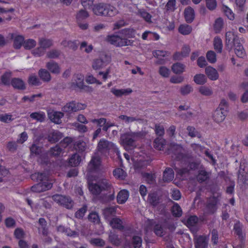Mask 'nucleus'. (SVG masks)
I'll return each mask as SVG.
<instances>
[{"label": "nucleus", "mask_w": 248, "mask_h": 248, "mask_svg": "<svg viewBox=\"0 0 248 248\" xmlns=\"http://www.w3.org/2000/svg\"><path fill=\"white\" fill-rule=\"evenodd\" d=\"M135 30L131 28L124 29L120 31V33L124 37L128 38H134L135 37Z\"/></svg>", "instance_id": "58836bf2"}, {"label": "nucleus", "mask_w": 248, "mask_h": 248, "mask_svg": "<svg viewBox=\"0 0 248 248\" xmlns=\"http://www.w3.org/2000/svg\"><path fill=\"white\" fill-rule=\"evenodd\" d=\"M223 19L219 17L217 18L215 22L214 28L216 33H219L223 28Z\"/></svg>", "instance_id": "864d4df0"}, {"label": "nucleus", "mask_w": 248, "mask_h": 248, "mask_svg": "<svg viewBox=\"0 0 248 248\" xmlns=\"http://www.w3.org/2000/svg\"><path fill=\"white\" fill-rule=\"evenodd\" d=\"M113 175L121 179H124L125 177V173L124 171L121 168L115 169L113 171Z\"/></svg>", "instance_id": "bf43d9fd"}, {"label": "nucleus", "mask_w": 248, "mask_h": 248, "mask_svg": "<svg viewBox=\"0 0 248 248\" xmlns=\"http://www.w3.org/2000/svg\"><path fill=\"white\" fill-rule=\"evenodd\" d=\"M46 67L47 69L53 74L58 75L61 73V67L59 64L51 61L46 63Z\"/></svg>", "instance_id": "4468645a"}, {"label": "nucleus", "mask_w": 248, "mask_h": 248, "mask_svg": "<svg viewBox=\"0 0 248 248\" xmlns=\"http://www.w3.org/2000/svg\"><path fill=\"white\" fill-rule=\"evenodd\" d=\"M31 179L37 182H49L47 174L44 172H37L32 174L31 176Z\"/></svg>", "instance_id": "a211bd4d"}, {"label": "nucleus", "mask_w": 248, "mask_h": 248, "mask_svg": "<svg viewBox=\"0 0 248 248\" xmlns=\"http://www.w3.org/2000/svg\"><path fill=\"white\" fill-rule=\"evenodd\" d=\"M109 239L110 242L114 245L118 246L121 243V239L118 235L116 234H111L109 235Z\"/></svg>", "instance_id": "052dcab7"}, {"label": "nucleus", "mask_w": 248, "mask_h": 248, "mask_svg": "<svg viewBox=\"0 0 248 248\" xmlns=\"http://www.w3.org/2000/svg\"><path fill=\"white\" fill-rule=\"evenodd\" d=\"M81 160L80 156L77 154H75L70 158L69 163L70 165L78 166Z\"/></svg>", "instance_id": "de8ad7c7"}, {"label": "nucleus", "mask_w": 248, "mask_h": 248, "mask_svg": "<svg viewBox=\"0 0 248 248\" xmlns=\"http://www.w3.org/2000/svg\"><path fill=\"white\" fill-rule=\"evenodd\" d=\"M39 45L45 50L53 45L52 40L44 38H41L39 40Z\"/></svg>", "instance_id": "e433bc0d"}, {"label": "nucleus", "mask_w": 248, "mask_h": 248, "mask_svg": "<svg viewBox=\"0 0 248 248\" xmlns=\"http://www.w3.org/2000/svg\"><path fill=\"white\" fill-rule=\"evenodd\" d=\"M186 130L188 131V135L191 137H197L199 138H201V135L196 130L195 127L191 126L187 127Z\"/></svg>", "instance_id": "5fc2aeb1"}, {"label": "nucleus", "mask_w": 248, "mask_h": 248, "mask_svg": "<svg viewBox=\"0 0 248 248\" xmlns=\"http://www.w3.org/2000/svg\"><path fill=\"white\" fill-rule=\"evenodd\" d=\"M229 108L228 102L224 99L221 100L218 107L217 108L221 111H225L226 113H227Z\"/></svg>", "instance_id": "4d7b16f0"}, {"label": "nucleus", "mask_w": 248, "mask_h": 248, "mask_svg": "<svg viewBox=\"0 0 248 248\" xmlns=\"http://www.w3.org/2000/svg\"><path fill=\"white\" fill-rule=\"evenodd\" d=\"M193 80L197 84L203 85L206 83L207 79L204 75L199 74L194 77Z\"/></svg>", "instance_id": "a19ab883"}, {"label": "nucleus", "mask_w": 248, "mask_h": 248, "mask_svg": "<svg viewBox=\"0 0 248 248\" xmlns=\"http://www.w3.org/2000/svg\"><path fill=\"white\" fill-rule=\"evenodd\" d=\"M183 148L179 145H174L172 146L170 149V152H171L175 156V158L180 160L184 157L182 153Z\"/></svg>", "instance_id": "2eb2a0df"}, {"label": "nucleus", "mask_w": 248, "mask_h": 248, "mask_svg": "<svg viewBox=\"0 0 248 248\" xmlns=\"http://www.w3.org/2000/svg\"><path fill=\"white\" fill-rule=\"evenodd\" d=\"M92 10L95 15L105 16H113L118 13L114 6L104 2L93 5Z\"/></svg>", "instance_id": "f257e3e1"}, {"label": "nucleus", "mask_w": 248, "mask_h": 248, "mask_svg": "<svg viewBox=\"0 0 248 248\" xmlns=\"http://www.w3.org/2000/svg\"><path fill=\"white\" fill-rule=\"evenodd\" d=\"M89 221L95 224H99L100 218L98 214L96 212L91 213L88 217Z\"/></svg>", "instance_id": "680f3d73"}, {"label": "nucleus", "mask_w": 248, "mask_h": 248, "mask_svg": "<svg viewBox=\"0 0 248 248\" xmlns=\"http://www.w3.org/2000/svg\"><path fill=\"white\" fill-rule=\"evenodd\" d=\"M62 111L69 113L75 112V101L67 103L62 107Z\"/></svg>", "instance_id": "8fccbe9b"}, {"label": "nucleus", "mask_w": 248, "mask_h": 248, "mask_svg": "<svg viewBox=\"0 0 248 248\" xmlns=\"http://www.w3.org/2000/svg\"><path fill=\"white\" fill-rule=\"evenodd\" d=\"M102 191H111L112 188V185L109 180L106 179H101L97 181Z\"/></svg>", "instance_id": "c85d7f7f"}, {"label": "nucleus", "mask_w": 248, "mask_h": 248, "mask_svg": "<svg viewBox=\"0 0 248 248\" xmlns=\"http://www.w3.org/2000/svg\"><path fill=\"white\" fill-rule=\"evenodd\" d=\"M89 189L90 192L94 195H98L102 191L98 182L89 184Z\"/></svg>", "instance_id": "72a5a7b5"}, {"label": "nucleus", "mask_w": 248, "mask_h": 248, "mask_svg": "<svg viewBox=\"0 0 248 248\" xmlns=\"http://www.w3.org/2000/svg\"><path fill=\"white\" fill-rule=\"evenodd\" d=\"M107 41L116 46H125L130 45L132 41L127 38H122L117 35H111L107 36Z\"/></svg>", "instance_id": "7ed1b4c3"}, {"label": "nucleus", "mask_w": 248, "mask_h": 248, "mask_svg": "<svg viewBox=\"0 0 248 248\" xmlns=\"http://www.w3.org/2000/svg\"><path fill=\"white\" fill-rule=\"evenodd\" d=\"M199 92L203 95L210 96L213 94V91L210 87L205 86L199 88Z\"/></svg>", "instance_id": "6e6d98bb"}, {"label": "nucleus", "mask_w": 248, "mask_h": 248, "mask_svg": "<svg viewBox=\"0 0 248 248\" xmlns=\"http://www.w3.org/2000/svg\"><path fill=\"white\" fill-rule=\"evenodd\" d=\"M38 76L44 82H48L51 79V76L47 69H40L38 71Z\"/></svg>", "instance_id": "a878e982"}, {"label": "nucleus", "mask_w": 248, "mask_h": 248, "mask_svg": "<svg viewBox=\"0 0 248 248\" xmlns=\"http://www.w3.org/2000/svg\"><path fill=\"white\" fill-rule=\"evenodd\" d=\"M142 239L139 236L134 235L132 238V244L134 248H140L142 245Z\"/></svg>", "instance_id": "3c124183"}, {"label": "nucleus", "mask_w": 248, "mask_h": 248, "mask_svg": "<svg viewBox=\"0 0 248 248\" xmlns=\"http://www.w3.org/2000/svg\"><path fill=\"white\" fill-rule=\"evenodd\" d=\"M111 149H115V145L112 142L104 139L100 140L97 145V150L99 153L106 155Z\"/></svg>", "instance_id": "39448f33"}, {"label": "nucleus", "mask_w": 248, "mask_h": 248, "mask_svg": "<svg viewBox=\"0 0 248 248\" xmlns=\"http://www.w3.org/2000/svg\"><path fill=\"white\" fill-rule=\"evenodd\" d=\"M192 91L193 88L189 84L181 87L180 90V93L183 95H187L192 92Z\"/></svg>", "instance_id": "774afa93"}, {"label": "nucleus", "mask_w": 248, "mask_h": 248, "mask_svg": "<svg viewBox=\"0 0 248 248\" xmlns=\"http://www.w3.org/2000/svg\"><path fill=\"white\" fill-rule=\"evenodd\" d=\"M238 182L242 185H248V171L246 170L244 163H240L237 172Z\"/></svg>", "instance_id": "423d86ee"}, {"label": "nucleus", "mask_w": 248, "mask_h": 248, "mask_svg": "<svg viewBox=\"0 0 248 248\" xmlns=\"http://www.w3.org/2000/svg\"><path fill=\"white\" fill-rule=\"evenodd\" d=\"M222 42L219 37H215L214 40V49L218 53H221L222 49Z\"/></svg>", "instance_id": "a18cd8bd"}, {"label": "nucleus", "mask_w": 248, "mask_h": 248, "mask_svg": "<svg viewBox=\"0 0 248 248\" xmlns=\"http://www.w3.org/2000/svg\"><path fill=\"white\" fill-rule=\"evenodd\" d=\"M58 232L64 233L67 236L71 237H76L79 236V232L76 231H72L70 228L65 227L62 225H59L57 227Z\"/></svg>", "instance_id": "f8f14e48"}, {"label": "nucleus", "mask_w": 248, "mask_h": 248, "mask_svg": "<svg viewBox=\"0 0 248 248\" xmlns=\"http://www.w3.org/2000/svg\"><path fill=\"white\" fill-rule=\"evenodd\" d=\"M184 14L187 23H190L193 21L195 18V13L193 9L191 7H188L185 9Z\"/></svg>", "instance_id": "393cba45"}, {"label": "nucleus", "mask_w": 248, "mask_h": 248, "mask_svg": "<svg viewBox=\"0 0 248 248\" xmlns=\"http://www.w3.org/2000/svg\"><path fill=\"white\" fill-rule=\"evenodd\" d=\"M52 199L54 201L67 209H70L74 205V202L69 196L55 194L52 196Z\"/></svg>", "instance_id": "f03ea898"}, {"label": "nucleus", "mask_w": 248, "mask_h": 248, "mask_svg": "<svg viewBox=\"0 0 248 248\" xmlns=\"http://www.w3.org/2000/svg\"><path fill=\"white\" fill-rule=\"evenodd\" d=\"M164 141V140L162 139L156 138L154 142V147L158 150H163L165 145Z\"/></svg>", "instance_id": "69168bd1"}, {"label": "nucleus", "mask_w": 248, "mask_h": 248, "mask_svg": "<svg viewBox=\"0 0 248 248\" xmlns=\"http://www.w3.org/2000/svg\"><path fill=\"white\" fill-rule=\"evenodd\" d=\"M52 184L50 182H39L34 185L31 187V190L33 192L41 193L51 188Z\"/></svg>", "instance_id": "0eeeda50"}, {"label": "nucleus", "mask_w": 248, "mask_h": 248, "mask_svg": "<svg viewBox=\"0 0 248 248\" xmlns=\"http://www.w3.org/2000/svg\"><path fill=\"white\" fill-rule=\"evenodd\" d=\"M12 86L18 90H23L26 89V86L24 81L19 78H14L11 81Z\"/></svg>", "instance_id": "c756f323"}, {"label": "nucleus", "mask_w": 248, "mask_h": 248, "mask_svg": "<svg viewBox=\"0 0 248 248\" xmlns=\"http://www.w3.org/2000/svg\"><path fill=\"white\" fill-rule=\"evenodd\" d=\"M122 223V220L117 217L112 218L109 221V224L113 228L117 229L120 230H123L124 229V226Z\"/></svg>", "instance_id": "2f4dec72"}, {"label": "nucleus", "mask_w": 248, "mask_h": 248, "mask_svg": "<svg viewBox=\"0 0 248 248\" xmlns=\"http://www.w3.org/2000/svg\"><path fill=\"white\" fill-rule=\"evenodd\" d=\"M111 92L117 97H121L124 94H126L132 92V90L130 89H116L115 88H111Z\"/></svg>", "instance_id": "ea45409f"}, {"label": "nucleus", "mask_w": 248, "mask_h": 248, "mask_svg": "<svg viewBox=\"0 0 248 248\" xmlns=\"http://www.w3.org/2000/svg\"><path fill=\"white\" fill-rule=\"evenodd\" d=\"M90 243L93 246L102 248L106 245V242L100 238H93L89 241Z\"/></svg>", "instance_id": "4c0bfd02"}, {"label": "nucleus", "mask_w": 248, "mask_h": 248, "mask_svg": "<svg viewBox=\"0 0 248 248\" xmlns=\"http://www.w3.org/2000/svg\"><path fill=\"white\" fill-rule=\"evenodd\" d=\"M121 140L124 146L133 147L135 140L133 139L130 133H126L122 135L121 137Z\"/></svg>", "instance_id": "ddd939ff"}, {"label": "nucleus", "mask_w": 248, "mask_h": 248, "mask_svg": "<svg viewBox=\"0 0 248 248\" xmlns=\"http://www.w3.org/2000/svg\"><path fill=\"white\" fill-rule=\"evenodd\" d=\"M84 79L83 76L81 75L78 76L77 79L75 82L72 83V86L73 87H77L78 88L81 89L83 87L84 85L83 82Z\"/></svg>", "instance_id": "338daca9"}, {"label": "nucleus", "mask_w": 248, "mask_h": 248, "mask_svg": "<svg viewBox=\"0 0 248 248\" xmlns=\"http://www.w3.org/2000/svg\"><path fill=\"white\" fill-rule=\"evenodd\" d=\"M208 237L206 235H199L194 238L195 248H208Z\"/></svg>", "instance_id": "6e6552de"}, {"label": "nucleus", "mask_w": 248, "mask_h": 248, "mask_svg": "<svg viewBox=\"0 0 248 248\" xmlns=\"http://www.w3.org/2000/svg\"><path fill=\"white\" fill-rule=\"evenodd\" d=\"M244 226L239 221H237L234 225L233 230L234 233L236 234L240 240H245V234L243 233Z\"/></svg>", "instance_id": "6ab92c4d"}, {"label": "nucleus", "mask_w": 248, "mask_h": 248, "mask_svg": "<svg viewBox=\"0 0 248 248\" xmlns=\"http://www.w3.org/2000/svg\"><path fill=\"white\" fill-rule=\"evenodd\" d=\"M63 137L62 133L55 130L49 133L47 139L49 142L54 143L59 141Z\"/></svg>", "instance_id": "f3484780"}, {"label": "nucleus", "mask_w": 248, "mask_h": 248, "mask_svg": "<svg viewBox=\"0 0 248 248\" xmlns=\"http://www.w3.org/2000/svg\"><path fill=\"white\" fill-rule=\"evenodd\" d=\"M64 116L62 112L60 111H55L48 113V117L53 123L60 124L62 123V118Z\"/></svg>", "instance_id": "aec40b11"}, {"label": "nucleus", "mask_w": 248, "mask_h": 248, "mask_svg": "<svg viewBox=\"0 0 248 248\" xmlns=\"http://www.w3.org/2000/svg\"><path fill=\"white\" fill-rule=\"evenodd\" d=\"M61 54V51L60 50L53 49L47 52L46 57L49 59H54L59 58Z\"/></svg>", "instance_id": "c03bdc74"}, {"label": "nucleus", "mask_w": 248, "mask_h": 248, "mask_svg": "<svg viewBox=\"0 0 248 248\" xmlns=\"http://www.w3.org/2000/svg\"><path fill=\"white\" fill-rule=\"evenodd\" d=\"M205 72L208 78L212 80H216L218 78L219 76L217 71L211 66L207 67Z\"/></svg>", "instance_id": "5701e85b"}, {"label": "nucleus", "mask_w": 248, "mask_h": 248, "mask_svg": "<svg viewBox=\"0 0 248 248\" xmlns=\"http://www.w3.org/2000/svg\"><path fill=\"white\" fill-rule=\"evenodd\" d=\"M12 77L11 72H5L0 78V84L5 86H9L10 85V79Z\"/></svg>", "instance_id": "473e14b6"}, {"label": "nucleus", "mask_w": 248, "mask_h": 248, "mask_svg": "<svg viewBox=\"0 0 248 248\" xmlns=\"http://www.w3.org/2000/svg\"><path fill=\"white\" fill-rule=\"evenodd\" d=\"M31 118L36 120L40 122H43L46 118V115L44 112H33L30 114Z\"/></svg>", "instance_id": "79ce46f5"}, {"label": "nucleus", "mask_w": 248, "mask_h": 248, "mask_svg": "<svg viewBox=\"0 0 248 248\" xmlns=\"http://www.w3.org/2000/svg\"><path fill=\"white\" fill-rule=\"evenodd\" d=\"M226 46L231 50L232 48V45L235 43L239 41L238 37L235 35L231 31H228L226 33Z\"/></svg>", "instance_id": "1a4fd4ad"}, {"label": "nucleus", "mask_w": 248, "mask_h": 248, "mask_svg": "<svg viewBox=\"0 0 248 248\" xmlns=\"http://www.w3.org/2000/svg\"><path fill=\"white\" fill-rule=\"evenodd\" d=\"M171 68L173 73L180 75L185 71L186 65L182 63L177 62L173 63Z\"/></svg>", "instance_id": "bb28decb"}, {"label": "nucleus", "mask_w": 248, "mask_h": 248, "mask_svg": "<svg viewBox=\"0 0 248 248\" xmlns=\"http://www.w3.org/2000/svg\"><path fill=\"white\" fill-rule=\"evenodd\" d=\"M101 163L100 158L98 156H93L88 164L87 170L89 172H93L98 169Z\"/></svg>", "instance_id": "9b49d317"}, {"label": "nucleus", "mask_w": 248, "mask_h": 248, "mask_svg": "<svg viewBox=\"0 0 248 248\" xmlns=\"http://www.w3.org/2000/svg\"><path fill=\"white\" fill-rule=\"evenodd\" d=\"M148 201L152 205L155 206L159 202V198L157 193L154 192L149 194Z\"/></svg>", "instance_id": "c9c22d12"}, {"label": "nucleus", "mask_w": 248, "mask_h": 248, "mask_svg": "<svg viewBox=\"0 0 248 248\" xmlns=\"http://www.w3.org/2000/svg\"><path fill=\"white\" fill-rule=\"evenodd\" d=\"M171 212L175 217H180L182 215V210L178 204H174L171 208Z\"/></svg>", "instance_id": "49530a36"}, {"label": "nucleus", "mask_w": 248, "mask_h": 248, "mask_svg": "<svg viewBox=\"0 0 248 248\" xmlns=\"http://www.w3.org/2000/svg\"><path fill=\"white\" fill-rule=\"evenodd\" d=\"M227 113L225 111H221L216 109L213 114V119L217 123L222 122L225 119Z\"/></svg>", "instance_id": "412c9836"}, {"label": "nucleus", "mask_w": 248, "mask_h": 248, "mask_svg": "<svg viewBox=\"0 0 248 248\" xmlns=\"http://www.w3.org/2000/svg\"><path fill=\"white\" fill-rule=\"evenodd\" d=\"M62 45L64 46H67L69 48L76 50L78 47V45L76 43V41H63L62 42Z\"/></svg>", "instance_id": "e2e57ef3"}, {"label": "nucleus", "mask_w": 248, "mask_h": 248, "mask_svg": "<svg viewBox=\"0 0 248 248\" xmlns=\"http://www.w3.org/2000/svg\"><path fill=\"white\" fill-rule=\"evenodd\" d=\"M110 57L106 55H102L99 58L93 60L92 67L95 70L101 69L107 66L110 62Z\"/></svg>", "instance_id": "20e7f679"}, {"label": "nucleus", "mask_w": 248, "mask_h": 248, "mask_svg": "<svg viewBox=\"0 0 248 248\" xmlns=\"http://www.w3.org/2000/svg\"><path fill=\"white\" fill-rule=\"evenodd\" d=\"M89 16L88 13L86 10L81 9L77 14L76 18L78 22H81Z\"/></svg>", "instance_id": "09e8293b"}, {"label": "nucleus", "mask_w": 248, "mask_h": 248, "mask_svg": "<svg viewBox=\"0 0 248 248\" xmlns=\"http://www.w3.org/2000/svg\"><path fill=\"white\" fill-rule=\"evenodd\" d=\"M115 198L114 191L113 189L112 193L109 195H104L100 196V200L102 202H108L113 201Z\"/></svg>", "instance_id": "13d9d810"}, {"label": "nucleus", "mask_w": 248, "mask_h": 248, "mask_svg": "<svg viewBox=\"0 0 248 248\" xmlns=\"http://www.w3.org/2000/svg\"><path fill=\"white\" fill-rule=\"evenodd\" d=\"M233 46H234L235 53L237 56L241 58H244L246 56V54L240 41L238 42L236 41V43Z\"/></svg>", "instance_id": "b1692460"}, {"label": "nucleus", "mask_w": 248, "mask_h": 248, "mask_svg": "<svg viewBox=\"0 0 248 248\" xmlns=\"http://www.w3.org/2000/svg\"><path fill=\"white\" fill-rule=\"evenodd\" d=\"M9 37L14 39V47L16 49H19L23 45L24 38L21 35H16L14 33L9 34Z\"/></svg>", "instance_id": "dca6fc26"}, {"label": "nucleus", "mask_w": 248, "mask_h": 248, "mask_svg": "<svg viewBox=\"0 0 248 248\" xmlns=\"http://www.w3.org/2000/svg\"><path fill=\"white\" fill-rule=\"evenodd\" d=\"M174 178V172L170 168H167L163 172V179L165 182H170Z\"/></svg>", "instance_id": "7c9ffc66"}, {"label": "nucleus", "mask_w": 248, "mask_h": 248, "mask_svg": "<svg viewBox=\"0 0 248 248\" xmlns=\"http://www.w3.org/2000/svg\"><path fill=\"white\" fill-rule=\"evenodd\" d=\"M210 174L205 170H200L197 176V180L200 183L205 182L209 179Z\"/></svg>", "instance_id": "f704fd0d"}, {"label": "nucleus", "mask_w": 248, "mask_h": 248, "mask_svg": "<svg viewBox=\"0 0 248 248\" xmlns=\"http://www.w3.org/2000/svg\"><path fill=\"white\" fill-rule=\"evenodd\" d=\"M179 32L183 35H188L192 31V28L190 25L187 24L181 25L178 29Z\"/></svg>", "instance_id": "37998d69"}, {"label": "nucleus", "mask_w": 248, "mask_h": 248, "mask_svg": "<svg viewBox=\"0 0 248 248\" xmlns=\"http://www.w3.org/2000/svg\"><path fill=\"white\" fill-rule=\"evenodd\" d=\"M129 197L128 191L126 190L123 189L121 190L118 194L117 196V201L119 204H123L128 199Z\"/></svg>", "instance_id": "cd10ccee"}, {"label": "nucleus", "mask_w": 248, "mask_h": 248, "mask_svg": "<svg viewBox=\"0 0 248 248\" xmlns=\"http://www.w3.org/2000/svg\"><path fill=\"white\" fill-rule=\"evenodd\" d=\"M28 83L33 86H39L41 84V82L37 76L33 75L29 78Z\"/></svg>", "instance_id": "0e129e2a"}, {"label": "nucleus", "mask_w": 248, "mask_h": 248, "mask_svg": "<svg viewBox=\"0 0 248 248\" xmlns=\"http://www.w3.org/2000/svg\"><path fill=\"white\" fill-rule=\"evenodd\" d=\"M116 212V208L114 207H108L103 210V214L104 218L109 221L111 218L115 216Z\"/></svg>", "instance_id": "4be33fe9"}, {"label": "nucleus", "mask_w": 248, "mask_h": 248, "mask_svg": "<svg viewBox=\"0 0 248 248\" xmlns=\"http://www.w3.org/2000/svg\"><path fill=\"white\" fill-rule=\"evenodd\" d=\"M62 149L58 145H56L50 149L49 153L51 156H58L62 153Z\"/></svg>", "instance_id": "603ef678"}, {"label": "nucleus", "mask_w": 248, "mask_h": 248, "mask_svg": "<svg viewBox=\"0 0 248 248\" xmlns=\"http://www.w3.org/2000/svg\"><path fill=\"white\" fill-rule=\"evenodd\" d=\"M217 199L215 197H212L208 199L207 202L205 210L207 213L209 214H214L217 209Z\"/></svg>", "instance_id": "9d476101"}]
</instances>
